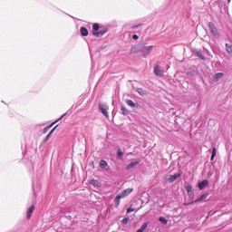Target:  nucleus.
<instances>
[{
	"label": "nucleus",
	"mask_w": 232,
	"mask_h": 232,
	"mask_svg": "<svg viewBox=\"0 0 232 232\" xmlns=\"http://www.w3.org/2000/svg\"><path fill=\"white\" fill-rule=\"evenodd\" d=\"M133 193V188H126L119 194L122 198H125V197H128L129 195H131Z\"/></svg>",
	"instance_id": "nucleus-6"
},
{
	"label": "nucleus",
	"mask_w": 232,
	"mask_h": 232,
	"mask_svg": "<svg viewBox=\"0 0 232 232\" xmlns=\"http://www.w3.org/2000/svg\"><path fill=\"white\" fill-rule=\"evenodd\" d=\"M81 34H82L83 37L88 36V29H86V27H81Z\"/></svg>",
	"instance_id": "nucleus-17"
},
{
	"label": "nucleus",
	"mask_w": 232,
	"mask_h": 232,
	"mask_svg": "<svg viewBox=\"0 0 232 232\" xmlns=\"http://www.w3.org/2000/svg\"><path fill=\"white\" fill-rule=\"evenodd\" d=\"M50 137H52V135L49 133V134L44 139V142H47V140H49Z\"/></svg>",
	"instance_id": "nucleus-31"
},
{
	"label": "nucleus",
	"mask_w": 232,
	"mask_h": 232,
	"mask_svg": "<svg viewBox=\"0 0 232 232\" xmlns=\"http://www.w3.org/2000/svg\"><path fill=\"white\" fill-rule=\"evenodd\" d=\"M226 48H227V52L228 53H231L232 54V45L229 44H226Z\"/></svg>",
	"instance_id": "nucleus-25"
},
{
	"label": "nucleus",
	"mask_w": 232,
	"mask_h": 232,
	"mask_svg": "<svg viewBox=\"0 0 232 232\" xmlns=\"http://www.w3.org/2000/svg\"><path fill=\"white\" fill-rule=\"evenodd\" d=\"M215 157H217V148L212 149V155H211V160H214Z\"/></svg>",
	"instance_id": "nucleus-23"
},
{
	"label": "nucleus",
	"mask_w": 232,
	"mask_h": 232,
	"mask_svg": "<svg viewBox=\"0 0 232 232\" xmlns=\"http://www.w3.org/2000/svg\"><path fill=\"white\" fill-rule=\"evenodd\" d=\"M146 227H148V223H144L140 229H138L136 232H144L146 230Z\"/></svg>",
	"instance_id": "nucleus-20"
},
{
	"label": "nucleus",
	"mask_w": 232,
	"mask_h": 232,
	"mask_svg": "<svg viewBox=\"0 0 232 232\" xmlns=\"http://www.w3.org/2000/svg\"><path fill=\"white\" fill-rule=\"evenodd\" d=\"M154 74L157 77H164V70H161V68L159 65L154 66Z\"/></svg>",
	"instance_id": "nucleus-4"
},
{
	"label": "nucleus",
	"mask_w": 232,
	"mask_h": 232,
	"mask_svg": "<svg viewBox=\"0 0 232 232\" xmlns=\"http://www.w3.org/2000/svg\"><path fill=\"white\" fill-rule=\"evenodd\" d=\"M180 175H182V172H179L178 174L176 173L174 175L166 176L165 179H166L167 182L171 183V182H175L176 179H178V177H180Z\"/></svg>",
	"instance_id": "nucleus-3"
},
{
	"label": "nucleus",
	"mask_w": 232,
	"mask_h": 232,
	"mask_svg": "<svg viewBox=\"0 0 232 232\" xmlns=\"http://www.w3.org/2000/svg\"><path fill=\"white\" fill-rule=\"evenodd\" d=\"M99 108L104 117H110L108 114V110H110V107H108L106 103H99Z\"/></svg>",
	"instance_id": "nucleus-1"
},
{
	"label": "nucleus",
	"mask_w": 232,
	"mask_h": 232,
	"mask_svg": "<svg viewBox=\"0 0 232 232\" xmlns=\"http://www.w3.org/2000/svg\"><path fill=\"white\" fill-rule=\"evenodd\" d=\"M122 224H128V222H130V218H124L122 220H121Z\"/></svg>",
	"instance_id": "nucleus-29"
},
{
	"label": "nucleus",
	"mask_w": 232,
	"mask_h": 232,
	"mask_svg": "<svg viewBox=\"0 0 232 232\" xmlns=\"http://www.w3.org/2000/svg\"><path fill=\"white\" fill-rule=\"evenodd\" d=\"M209 197V193H205L201 195L198 199H196L194 202H200V200H206Z\"/></svg>",
	"instance_id": "nucleus-14"
},
{
	"label": "nucleus",
	"mask_w": 232,
	"mask_h": 232,
	"mask_svg": "<svg viewBox=\"0 0 232 232\" xmlns=\"http://www.w3.org/2000/svg\"><path fill=\"white\" fill-rule=\"evenodd\" d=\"M121 110L123 115H127L128 110H126V107L124 105L121 106Z\"/></svg>",
	"instance_id": "nucleus-27"
},
{
	"label": "nucleus",
	"mask_w": 232,
	"mask_h": 232,
	"mask_svg": "<svg viewBox=\"0 0 232 232\" xmlns=\"http://www.w3.org/2000/svg\"><path fill=\"white\" fill-rule=\"evenodd\" d=\"M224 77V74L222 72H218L215 74V81H218V79H222Z\"/></svg>",
	"instance_id": "nucleus-22"
},
{
	"label": "nucleus",
	"mask_w": 232,
	"mask_h": 232,
	"mask_svg": "<svg viewBox=\"0 0 232 232\" xmlns=\"http://www.w3.org/2000/svg\"><path fill=\"white\" fill-rule=\"evenodd\" d=\"M132 39H134V41H137V39H139V35L133 34V35H132Z\"/></svg>",
	"instance_id": "nucleus-34"
},
{
	"label": "nucleus",
	"mask_w": 232,
	"mask_h": 232,
	"mask_svg": "<svg viewBox=\"0 0 232 232\" xmlns=\"http://www.w3.org/2000/svg\"><path fill=\"white\" fill-rule=\"evenodd\" d=\"M34 211H35V206L32 205L26 212V216H27V219L30 220V218H32V213H34Z\"/></svg>",
	"instance_id": "nucleus-7"
},
{
	"label": "nucleus",
	"mask_w": 232,
	"mask_h": 232,
	"mask_svg": "<svg viewBox=\"0 0 232 232\" xmlns=\"http://www.w3.org/2000/svg\"><path fill=\"white\" fill-rule=\"evenodd\" d=\"M159 220L161 222V224H168V219H166L164 217H160Z\"/></svg>",
	"instance_id": "nucleus-26"
},
{
	"label": "nucleus",
	"mask_w": 232,
	"mask_h": 232,
	"mask_svg": "<svg viewBox=\"0 0 232 232\" xmlns=\"http://www.w3.org/2000/svg\"><path fill=\"white\" fill-rule=\"evenodd\" d=\"M133 211H135V208H133V205H131V206L127 209V213H133Z\"/></svg>",
	"instance_id": "nucleus-28"
},
{
	"label": "nucleus",
	"mask_w": 232,
	"mask_h": 232,
	"mask_svg": "<svg viewBox=\"0 0 232 232\" xmlns=\"http://www.w3.org/2000/svg\"><path fill=\"white\" fill-rule=\"evenodd\" d=\"M208 28L212 35H214V37H217V35H218V30L217 29V26H215V24H213L212 22H209Z\"/></svg>",
	"instance_id": "nucleus-2"
},
{
	"label": "nucleus",
	"mask_w": 232,
	"mask_h": 232,
	"mask_svg": "<svg viewBox=\"0 0 232 232\" xmlns=\"http://www.w3.org/2000/svg\"><path fill=\"white\" fill-rule=\"evenodd\" d=\"M121 198H122L121 197L120 194L115 198L116 208H119V206H121Z\"/></svg>",
	"instance_id": "nucleus-18"
},
{
	"label": "nucleus",
	"mask_w": 232,
	"mask_h": 232,
	"mask_svg": "<svg viewBox=\"0 0 232 232\" xmlns=\"http://www.w3.org/2000/svg\"><path fill=\"white\" fill-rule=\"evenodd\" d=\"M139 161H133L127 165L126 169H131L135 168V166H138Z\"/></svg>",
	"instance_id": "nucleus-15"
},
{
	"label": "nucleus",
	"mask_w": 232,
	"mask_h": 232,
	"mask_svg": "<svg viewBox=\"0 0 232 232\" xmlns=\"http://www.w3.org/2000/svg\"><path fill=\"white\" fill-rule=\"evenodd\" d=\"M151 50H153V45L143 47L141 49V52H142L144 57H146V55H150V53H151Z\"/></svg>",
	"instance_id": "nucleus-5"
},
{
	"label": "nucleus",
	"mask_w": 232,
	"mask_h": 232,
	"mask_svg": "<svg viewBox=\"0 0 232 232\" xmlns=\"http://www.w3.org/2000/svg\"><path fill=\"white\" fill-rule=\"evenodd\" d=\"M139 26H141V24H137L131 27L132 30H135V28H139Z\"/></svg>",
	"instance_id": "nucleus-35"
},
{
	"label": "nucleus",
	"mask_w": 232,
	"mask_h": 232,
	"mask_svg": "<svg viewBox=\"0 0 232 232\" xmlns=\"http://www.w3.org/2000/svg\"><path fill=\"white\" fill-rule=\"evenodd\" d=\"M106 32H108V29L104 28V29H101L98 32H92V34L95 35L96 37H101V35H104Z\"/></svg>",
	"instance_id": "nucleus-8"
},
{
	"label": "nucleus",
	"mask_w": 232,
	"mask_h": 232,
	"mask_svg": "<svg viewBox=\"0 0 232 232\" xmlns=\"http://www.w3.org/2000/svg\"><path fill=\"white\" fill-rule=\"evenodd\" d=\"M58 126H59V125H56V126L49 132V134L53 135V131H55V130H57V127H58Z\"/></svg>",
	"instance_id": "nucleus-32"
},
{
	"label": "nucleus",
	"mask_w": 232,
	"mask_h": 232,
	"mask_svg": "<svg viewBox=\"0 0 232 232\" xmlns=\"http://www.w3.org/2000/svg\"><path fill=\"white\" fill-rule=\"evenodd\" d=\"M208 184H209V181H208L207 179H204L198 183V188L199 189H204V188H206V186H208Z\"/></svg>",
	"instance_id": "nucleus-13"
},
{
	"label": "nucleus",
	"mask_w": 232,
	"mask_h": 232,
	"mask_svg": "<svg viewBox=\"0 0 232 232\" xmlns=\"http://www.w3.org/2000/svg\"><path fill=\"white\" fill-rule=\"evenodd\" d=\"M58 126H59V125H56V126L49 132V134L53 135V131H55V130H57V127H58Z\"/></svg>",
	"instance_id": "nucleus-33"
},
{
	"label": "nucleus",
	"mask_w": 232,
	"mask_h": 232,
	"mask_svg": "<svg viewBox=\"0 0 232 232\" xmlns=\"http://www.w3.org/2000/svg\"><path fill=\"white\" fill-rule=\"evenodd\" d=\"M197 55L199 57V59L204 60V55L202 54V53L198 52L197 53Z\"/></svg>",
	"instance_id": "nucleus-30"
},
{
	"label": "nucleus",
	"mask_w": 232,
	"mask_h": 232,
	"mask_svg": "<svg viewBox=\"0 0 232 232\" xmlns=\"http://www.w3.org/2000/svg\"><path fill=\"white\" fill-rule=\"evenodd\" d=\"M136 92L139 93V95H140L141 97H143V95H148V91L146 89H142V88H137Z\"/></svg>",
	"instance_id": "nucleus-11"
},
{
	"label": "nucleus",
	"mask_w": 232,
	"mask_h": 232,
	"mask_svg": "<svg viewBox=\"0 0 232 232\" xmlns=\"http://www.w3.org/2000/svg\"><path fill=\"white\" fill-rule=\"evenodd\" d=\"M100 168L102 169H110V166L108 165V161L102 160H100Z\"/></svg>",
	"instance_id": "nucleus-10"
},
{
	"label": "nucleus",
	"mask_w": 232,
	"mask_h": 232,
	"mask_svg": "<svg viewBox=\"0 0 232 232\" xmlns=\"http://www.w3.org/2000/svg\"><path fill=\"white\" fill-rule=\"evenodd\" d=\"M188 204H193V201H191V202L188 203ZM188 204L184 203V206H188Z\"/></svg>",
	"instance_id": "nucleus-36"
},
{
	"label": "nucleus",
	"mask_w": 232,
	"mask_h": 232,
	"mask_svg": "<svg viewBox=\"0 0 232 232\" xmlns=\"http://www.w3.org/2000/svg\"><path fill=\"white\" fill-rule=\"evenodd\" d=\"M89 184H91L92 186H99V180H97V179H91Z\"/></svg>",
	"instance_id": "nucleus-24"
},
{
	"label": "nucleus",
	"mask_w": 232,
	"mask_h": 232,
	"mask_svg": "<svg viewBox=\"0 0 232 232\" xmlns=\"http://www.w3.org/2000/svg\"><path fill=\"white\" fill-rule=\"evenodd\" d=\"M117 155L121 160H122V157H124V152L121 149L117 150Z\"/></svg>",
	"instance_id": "nucleus-19"
},
{
	"label": "nucleus",
	"mask_w": 232,
	"mask_h": 232,
	"mask_svg": "<svg viewBox=\"0 0 232 232\" xmlns=\"http://www.w3.org/2000/svg\"><path fill=\"white\" fill-rule=\"evenodd\" d=\"M125 102L128 106H130V108H139V103L133 102V101L130 99L125 100Z\"/></svg>",
	"instance_id": "nucleus-9"
},
{
	"label": "nucleus",
	"mask_w": 232,
	"mask_h": 232,
	"mask_svg": "<svg viewBox=\"0 0 232 232\" xmlns=\"http://www.w3.org/2000/svg\"><path fill=\"white\" fill-rule=\"evenodd\" d=\"M186 190H187V193L189 197H191V195H193V186L191 185H188L186 187Z\"/></svg>",
	"instance_id": "nucleus-16"
},
{
	"label": "nucleus",
	"mask_w": 232,
	"mask_h": 232,
	"mask_svg": "<svg viewBox=\"0 0 232 232\" xmlns=\"http://www.w3.org/2000/svg\"><path fill=\"white\" fill-rule=\"evenodd\" d=\"M99 28H101V25H99V24H93L92 32H99Z\"/></svg>",
	"instance_id": "nucleus-21"
},
{
	"label": "nucleus",
	"mask_w": 232,
	"mask_h": 232,
	"mask_svg": "<svg viewBox=\"0 0 232 232\" xmlns=\"http://www.w3.org/2000/svg\"><path fill=\"white\" fill-rule=\"evenodd\" d=\"M63 117H64V114L62 115L58 120H56V121H55L54 122H53L51 125L45 127V128L44 129V133H46V131H48V129H49V128H52L54 124H57V121H61V120L63 119Z\"/></svg>",
	"instance_id": "nucleus-12"
}]
</instances>
